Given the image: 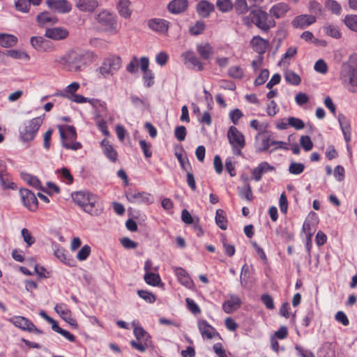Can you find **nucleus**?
<instances>
[{"label": "nucleus", "mask_w": 357, "mask_h": 357, "mask_svg": "<svg viewBox=\"0 0 357 357\" xmlns=\"http://www.w3.org/2000/svg\"><path fill=\"white\" fill-rule=\"evenodd\" d=\"M96 58L97 56L92 51L71 49L61 56H55L54 63L63 70L78 73L93 63Z\"/></svg>", "instance_id": "1"}, {"label": "nucleus", "mask_w": 357, "mask_h": 357, "mask_svg": "<svg viewBox=\"0 0 357 357\" xmlns=\"http://www.w3.org/2000/svg\"><path fill=\"white\" fill-rule=\"evenodd\" d=\"M45 114L24 121L19 128L20 138L24 142L33 141L44 121Z\"/></svg>", "instance_id": "2"}, {"label": "nucleus", "mask_w": 357, "mask_h": 357, "mask_svg": "<svg viewBox=\"0 0 357 357\" xmlns=\"http://www.w3.org/2000/svg\"><path fill=\"white\" fill-rule=\"evenodd\" d=\"M246 19L250 20L252 23L265 33H268L271 28L275 27L276 25L274 19L259 8L251 10Z\"/></svg>", "instance_id": "3"}, {"label": "nucleus", "mask_w": 357, "mask_h": 357, "mask_svg": "<svg viewBox=\"0 0 357 357\" xmlns=\"http://www.w3.org/2000/svg\"><path fill=\"white\" fill-rule=\"evenodd\" d=\"M59 130L60 132L63 147L66 149H70L73 151H77L82 148V146L80 142H73L72 143H68L66 141L67 139H69L72 141H75L76 139L77 132L75 128L73 126H59Z\"/></svg>", "instance_id": "4"}, {"label": "nucleus", "mask_w": 357, "mask_h": 357, "mask_svg": "<svg viewBox=\"0 0 357 357\" xmlns=\"http://www.w3.org/2000/svg\"><path fill=\"white\" fill-rule=\"evenodd\" d=\"M121 66V58L119 56L111 54L104 59L99 67L100 73L105 77L113 75Z\"/></svg>", "instance_id": "5"}, {"label": "nucleus", "mask_w": 357, "mask_h": 357, "mask_svg": "<svg viewBox=\"0 0 357 357\" xmlns=\"http://www.w3.org/2000/svg\"><path fill=\"white\" fill-rule=\"evenodd\" d=\"M341 75L348 80L351 85L357 86V56H351L347 63H343Z\"/></svg>", "instance_id": "6"}, {"label": "nucleus", "mask_w": 357, "mask_h": 357, "mask_svg": "<svg viewBox=\"0 0 357 357\" xmlns=\"http://www.w3.org/2000/svg\"><path fill=\"white\" fill-rule=\"evenodd\" d=\"M96 20L105 27V31L112 33L117 32V20L116 15L112 13L107 10H102L96 15Z\"/></svg>", "instance_id": "7"}, {"label": "nucleus", "mask_w": 357, "mask_h": 357, "mask_svg": "<svg viewBox=\"0 0 357 357\" xmlns=\"http://www.w3.org/2000/svg\"><path fill=\"white\" fill-rule=\"evenodd\" d=\"M126 197L128 201L132 204L150 205L154 202V198L150 193L138 192L132 188H129L126 191Z\"/></svg>", "instance_id": "8"}, {"label": "nucleus", "mask_w": 357, "mask_h": 357, "mask_svg": "<svg viewBox=\"0 0 357 357\" xmlns=\"http://www.w3.org/2000/svg\"><path fill=\"white\" fill-rule=\"evenodd\" d=\"M103 210L104 206L102 202L98 195L93 193L83 208L84 212L93 216L100 215L103 212Z\"/></svg>", "instance_id": "9"}, {"label": "nucleus", "mask_w": 357, "mask_h": 357, "mask_svg": "<svg viewBox=\"0 0 357 357\" xmlns=\"http://www.w3.org/2000/svg\"><path fill=\"white\" fill-rule=\"evenodd\" d=\"M20 195L23 205L30 211H36L38 208L36 195L27 188H21Z\"/></svg>", "instance_id": "10"}, {"label": "nucleus", "mask_w": 357, "mask_h": 357, "mask_svg": "<svg viewBox=\"0 0 357 357\" xmlns=\"http://www.w3.org/2000/svg\"><path fill=\"white\" fill-rule=\"evenodd\" d=\"M31 46L38 52H52L56 50L52 42L42 36H32L30 39Z\"/></svg>", "instance_id": "11"}, {"label": "nucleus", "mask_w": 357, "mask_h": 357, "mask_svg": "<svg viewBox=\"0 0 357 357\" xmlns=\"http://www.w3.org/2000/svg\"><path fill=\"white\" fill-rule=\"evenodd\" d=\"M250 45L252 50L257 52L259 63H262L264 60V54L269 47V41L264 39L260 36H255L250 40Z\"/></svg>", "instance_id": "12"}, {"label": "nucleus", "mask_w": 357, "mask_h": 357, "mask_svg": "<svg viewBox=\"0 0 357 357\" xmlns=\"http://www.w3.org/2000/svg\"><path fill=\"white\" fill-rule=\"evenodd\" d=\"M227 138L231 146L245 147V139L243 134L236 127L231 126L227 131Z\"/></svg>", "instance_id": "13"}, {"label": "nucleus", "mask_w": 357, "mask_h": 357, "mask_svg": "<svg viewBox=\"0 0 357 357\" xmlns=\"http://www.w3.org/2000/svg\"><path fill=\"white\" fill-rule=\"evenodd\" d=\"M198 328L202 335L204 338L212 339L214 337H218L219 339H222L220 334L217 330L208 323L205 319L199 320L198 321Z\"/></svg>", "instance_id": "14"}, {"label": "nucleus", "mask_w": 357, "mask_h": 357, "mask_svg": "<svg viewBox=\"0 0 357 357\" xmlns=\"http://www.w3.org/2000/svg\"><path fill=\"white\" fill-rule=\"evenodd\" d=\"M148 26L152 31L160 33L166 34L169 27V22L160 18H152L148 21Z\"/></svg>", "instance_id": "15"}, {"label": "nucleus", "mask_w": 357, "mask_h": 357, "mask_svg": "<svg viewBox=\"0 0 357 357\" xmlns=\"http://www.w3.org/2000/svg\"><path fill=\"white\" fill-rule=\"evenodd\" d=\"M46 4L59 13H68L72 10V4L68 0H46Z\"/></svg>", "instance_id": "16"}, {"label": "nucleus", "mask_w": 357, "mask_h": 357, "mask_svg": "<svg viewBox=\"0 0 357 357\" xmlns=\"http://www.w3.org/2000/svg\"><path fill=\"white\" fill-rule=\"evenodd\" d=\"M181 57L185 64L190 63L192 69H196L198 71L204 70L203 63L196 56L194 52L188 50L182 53Z\"/></svg>", "instance_id": "17"}, {"label": "nucleus", "mask_w": 357, "mask_h": 357, "mask_svg": "<svg viewBox=\"0 0 357 357\" xmlns=\"http://www.w3.org/2000/svg\"><path fill=\"white\" fill-rule=\"evenodd\" d=\"M54 310L58 313L60 317L68 324H69L73 328H78L77 321L71 317V312L66 308L64 304H56L54 307Z\"/></svg>", "instance_id": "18"}, {"label": "nucleus", "mask_w": 357, "mask_h": 357, "mask_svg": "<svg viewBox=\"0 0 357 357\" xmlns=\"http://www.w3.org/2000/svg\"><path fill=\"white\" fill-rule=\"evenodd\" d=\"M196 12L202 18H208L215 11V5L207 0H201L196 6Z\"/></svg>", "instance_id": "19"}, {"label": "nucleus", "mask_w": 357, "mask_h": 357, "mask_svg": "<svg viewBox=\"0 0 357 357\" xmlns=\"http://www.w3.org/2000/svg\"><path fill=\"white\" fill-rule=\"evenodd\" d=\"M317 18L313 15H300L296 16L291 22L294 28L305 29L314 24Z\"/></svg>", "instance_id": "20"}, {"label": "nucleus", "mask_w": 357, "mask_h": 357, "mask_svg": "<svg viewBox=\"0 0 357 357\" xmlns=\"http://www.w3.org/2000/svg\"><path fill=\"white\" fill-rule=\"evenodd\" d=\"M69 32L66 29L62 27L47 28L45 36L54 40H61L66 38Z\"/></svg>", "instance_id": "21"}, {"label": "nucleus", "mask_w": 357, "mask_h": 357, "mask_svg": "<svg viewBox=\"0 0 357 357\" xmlns=\"http://www.w3.org/2000/svg\"><path fill=\"white\" fill-rule=\"evenodd\" d=\"M98 0H75L76 8L84 13H93L98 7Z\"/></svg>", "instance_id": "22"}, {"label": "nucleus", "mask_w": 357, "mask_h": 357, "mask_svg": "<svg viewBox=\"0 0 357 357\" xmlns=\"http://www.w3.org/2000/svg\"><path fill=\"white\" fill-rule=\"evenodd\" d=\"M241 298L236 295H231L230 298L222 304V309L227 314H231L237 310L241 305Z\"/></svg>", "instance_id": "23"}, {"label": "nucleus", "mask_w": 357, "mask_h": 357, "mask_svg": "<svg viewBox=\"0 0 357 357\" xmlns=\"http://www.w3.org/2000/svg\"><path fill=\"white\" fill-rule=\"evenodd\" d=\"M337 120L344 135V140L347 143H349L351 141V135L350 121L343 114L341 113L338 114Z\"/></svg>", "instance_id": "24"}, {"label": "nucleus", "mask_w": 357, "mask_h": 357, "mask_svg": "<svg viewBox=\"0 0 357 357\" xmlns=\"http://www.w3.org/2000/svg\"><path fill=\"white\" fill-rule=\"evenodd\" d=\"M188 8V0H172L167 5L168 10L172 14L184 13Z\"/></svg>", "instance_id": "25"}, {"label": "nucleus", "mask_w": 357, "mask_h": 357, "mask_svg": "<svg viewBox=\"0 0 357 357\" xmlns=\"http://www.w3.org/2000/svg\"><path fill=\"white\" fill-rule=\"evenodd\" d=\"M273 170H275V167L268 162L264 161L259 163L257 167L252 169V174L256 181H259L264 174Z\"/></svg>", "instance_id": "26"}, {"label": "nucleus", "mask_w": 357, "mask_h": 357, "mask_svg": "<svg viewBox=\"0 0 357 357\" xmlns=\"http://www.w3.org/2000/svg\"><path fill=\"white\" fill-rule=\"evenodd\" d=\"M21 178L33 188L37 190H40L43 192L51 195L49 190H46L45 188L42 186V183L37 176L31 175L28 173L22 172Z\"/></svg>", "instance_id": "27"}, {"label": "nucleus", "mask_w": 357, "mask_h": 357, "mask_svg": "<svg viewBox=\"0 0 357 357\" xmlns=\"http://www.w3.org/2000/svg\"><path fill=\"white\" fill-rule=\"evenodd\" d=\"M91 194L92 193L89 191L80 190L73 192L71 194V197L73 202L83 209Z\"/></svg>", "instance_id": "28"}, {"label": "nucleus", "mask_w": 357, "mask_h": 357, "mask_svg": "<svg viewBox=\"0 0 357 357\" xmlns=\"http://www.w3.org/2000/svg\"><path fill=\"white\" fill-rule=\"evenodd\" d=\"M174 273L178 278V282L183 286L190 288L193 285V281L190 277L188 272L181 267H176Z\"/></svg>", "instance_id": "29"}, {"label": "nucleus", "mask_w": 357, "mask_h": 357, "mask_svg": "<svg viewBox=\"0 0 357 357\" xmlns=\"http://www.w3.org/2000/svg\"><path fill=\"white\" fill-rule=\"evenodd\" d=\"M196 50L204 60H209L214 54L213 47L208 43L197 44Z\"/></svg>", "instance_id": "30"}, {"label": "nucleus", "mask_w": 357, "mask_h": 357, "mask_svg": "<svg viewBox=\"0 0 357 357\" xmlns=\"http://www.w3.org/2000/svg\"><path fill=\"white\" fill-rule=\"evenodd\" d=\"M100 145L102 147V152L104 155L112 162H115L118 158L117 151L113 148L112 145L110 144L109 142L106 139H104L100 142Z\"/></svg>", "instance_id": "31"}, {"label": "nucleus", "mask_w": 357, "mask_h": 357, "mask_svg": "<svg viewBox=\"0 0 357 357\" xmlns=\"http://www.w3.org/2000/svg\"><path fill=\"white\" fill-rule=\"evenodd\" d=\"M9 321L24 331H29L33 324L29 319L22 316H14L9 319Z\"/></svg>", "instance_id": "32"}, {"label": "nucleus", "mask_w": 357, "mask_h": 357, "mask_svg": "<svg viewBox=\"0 0 357 357\" xmlns=\"http://www.w3.org/2000/svg\"><path fill=\"white\" fill-rule=\"evenodd\" d=\"M289 10L290 7L287 3L280 2L273 5L271 8L269 13L275 18L279 19L284 17Z\"/></svg>", "instance_id": "33"}, {"label": "nucleus", "mask_w": 357, "mask_h": 357, "mask_svg": "<svg viewBox=\"0 0 357 357\" xmlns=\"http://www.w3.org/2000/svg\"><path fill=\"white\" fill-rule=\"evenodd\" d=\"M55 257L63 264L73 267L76 265L75 260L69 255L68 252L63 248H58L54 251Z\"/></svg>", "instance_id": "34"}, {"label": "nucleus", "mask_w": 357, "mask_h": 357, "mask_svg": "<svg viewBox=\"0 0 357 357\" xmlns=\"http://www.w3.org/2000/svg\"><path fill=\"white\" fill-rule=\"evenodd\" d=\"M0 185L4 190L17 188V184L13 181L12 176L7 171L0 173Z\"/></svg>", "instance_id": "35"}, {"label": "nucleus", "mask_w": 357, "mask_h": 357, "mask_svg": "<svg viewBox=\"0 0 357 357\" xmlns=\"http://www.w3.org/2000/svg\"><path fill=\"white\" fill-rule=\"evenodd\" d=\"M131 2L130 0H119L117 4V9L119 15L126 19L129 18L132 15V10L130 8Z\"/></svg>", "instance_id": "36"}, {"label": "nucleus", "mask_w": 357, "mask_h": 357, "mask_svg": "<svg viewBox=\"0 0 357 357\" xmlns=\"http://www.w3.org/2000/svg\"><path fill=\"white\" fill-rule=\"evenodd\" d=\"M36 21L39 26H44L47 23L56 24L58 22V19L56 17L51 16L47 11H44L37 15Z\"/></svg>", "instance_id": "37"}, {"label": "nucleus", "mask_w": 357, "mask_h": 357, "mask_svg": "<svg viewBox=\"0 0 357 357\" xmlns=\"http://www.w3.org/2000/svg\"><path fill=\"white\" fill-rule=\"evenodd\" d=\"M79 89V84L74 82L67 86L63 91L56 92L54 94L55 96H62L71 99V97L74 93H75Z\"/></svg>", "instance_id": "38"}, {"label": "nucleus", "mask_w": 357, "mask_h": 357, "mask_svg": "<svg viewBox=\"0 0 357 357\" xmlns=\"http://www.w3.org/2000/svg\"><path fill=\"white\" fill-rule=\"evenodd\" d=\"M17 43V38L12 34L0 33V45L3 47H11Z\"/></svg>", "instance_id": "39"}, {"label": "nucleus", "mask_w": 357, "mask_h": 357, "mask_svg": "<svg viewBox=\"0 0 357 357\" xmlns=\"http://www.w3.org/2000/svg\"><path fill=\"white\" fill-rule=\"evenodd\" d=\"M144 279L146 284L153 287L159 286L160 284H163L161 282V278L158 273L151 272L145 273Z\"/></svg>", "instance_id": "40"}, {"label": "nucleus", "mask_w": 357, "mask_h": 357, "mask_svg": "<svg viewBox=\"0 0 357 357\" xmlns=\"http://www.w3.org/2000/svg\"><path fill=\"white\" fill-rule=\"evenodd\" d=\"M51 324H52V329L54 331L63 335L64 337H66L68 340H69L71 342H75V340H76L75 336L74 335H73L72 333H70V332H68V331L61 328L59 326L58 322L56 320H54L53 321V323H52Z\"/></svg>", "instance_id": "41"}, {"label": "nucleus", "mask_w": 357, "mask_h": 357, "mask_svg": "<svg viewBox=\"0 0 357 357\" xmlns=\"http://www.w3.org/2000/svg\"><path fill=\"white\" fill-rule=\"evenodd\" d=\"M215 220L216 225L222 230L227 228V220L222 209H218L215 213Z\"/></svg>", "instance_id": "42"}, {"label": "nucleus", "mask_w": 357, "mask_h": 357, "mask_svg": "<svg viewBox=\"0 0 357 357\" xmlns=\"http://www.w3.org/2000/svg\"><path fill=\"white\" fill-rule=\"evenodd\" d=\"M343 22L347 28L357 33V15H347Z\"/></svg>", "instance_id": "43"}, {"label": "nucleus", "mask_w": 357, "mask_h": 357, "mask_svg": "<svg viewBox=\"0 0 357 357\" xmlns=\"http://www.w3.org/2000/svg\"><path fill=\"white\" fill-rule=\"evenodd\" d=\"M133 333L138 341H151V335L142 326L135 327Z\"/></svg>", "instance_id": "44"}, {"label": "nucleus", "mask_w": 357, "mask_h": 357, "mask_svg": "<svg viewBox=\"0 0 357 357\" xmlns=\"http://www.w3.org/2000/svg\"><path fill=\"white\" fill-rule=\"evenodd\" d=\"M236 12L238 14H245L248 10L251 11L253 8H250V6L248 7L246 0H236L234 3Z\"/></svg>", "instance_id": "45"}, {"label": "nucleus", "mask_w": 357, "mask_h": 357, "mask_svg": "<svg viewBox=\"0 0 357 357\" xmlns=\"http://www.w3.org/2000/svg\"><path fill=\"white\" fill-rule=\"evenodd\" d=\"M238 195L241 198H244L249 202L252 201L254 199L251 185L248 183H246L245 185L239 190Z\"/></svg>", "instance_id": "46"}, {"label": "nucleus", "mask_w": 357, "mask_h": 357, "mask_svg": "<svg viewBox=\"0 0 357 357\" xmlns=\"http://www.w3.org/2000/svg\"><path fill=\"white\" fill-rule=\"evenodd\" d=\"M285 80L290 84L298 86L301 82L300 76L292 70L287 71L284 74Z\"/></svg>", "instance_id": "47"}, {"label": "nucleus", "mask_w": 357, "mask_h": 357, "mask_svg": "<svg viewBox=\"0 0 357 357\" xmlns=\"http://www.w3.org/2000/svg\"><path fill=\"white\" fill-rule=\"evenodd\" d=\"M216 6L222 13H228L234 8V3L231 0H217Z\"/></svg>", "instance_id": "48"}, {"label": "nucleus", "mask_w": 357, "mask_h": 357, "mask_svg": "<svg viewBox=\"0 0 357 357\" xmlns=\"http://www.w3.org/2000/svg\"><path fill=\"white\" fill-rule=\"evenodd\" d=\"M206 29V24L204 21L199 20L190 27L189 32L192 36H198L202 34Z\"/></svg>", "instance_id": "49"}, {"label": "nucleus", "mask_w": 357, "mask_h": 357, "mask_svg": "<svg viewBox=\"0 0 357 357\" xmlns=\"http://www.w3.org/2000/svg\"><path fill=\"white\" fill-rule=\"evenodd\" d=\"M15 9L23 13H28L30 11L31 6L29 0H14Z\"/></svg>", "instance_id": "50"}, {"label": "nucleus", "mask_w": 357, "mask_h": 357, "mask_svg": "<svg viewBox=\"0 0 357 357\" xmlns=\"http://www.w3.org/2000/svg\"><path fill=\"white\" fill-rule=\"evenodd\" d=\"M56 173L60 174L61 178L66 184L70 185L73 182V176L70 170L67 167H62L61 169H57Z\"/></svg>", "instance_id": "51"}, {"label": "nucleus", "mask_w": 357, "mask_h": 357, "mask_svg": "<svg viewBox=\"0 0 357 357\" xmlns=\"http://www.w3.org/2000/svg\"><path fill=\"white\" fill-rule=\"evenodd\" d=\"M325 6L335 15H340L342 11L341 5L335 0H327Z\"/></svg>", "instance_id": "52"}, {"label": "nucleus", "mask_w": 357, "mask_h": 357, "mask_svg": "<svg viewBox=\"0 0 357 357\" xmlns=\"http://www.w3.org/2000/svg\"><path fill=\"white\" fill-rule=\"evenodd\" d=\"M326 33L334 38L339 39L342 36V33L337 26L329 24L324 27Z\"/></svg>", "instance_id": "53"}, {"label": "nucleus", "mask_w": 357, "mask_h": 357, "mask_svg": "<svg viewBox=\"0 0 357 357\" xmlns=\"http://www.w3.org/2000/svg\"><path fill=\"white\" fill-rule=\"evenodd\" d=\"M228 75L233 79H241L243 77L244 72L240 66H235L229 68Z\"/></svg>", "instance_id": "54"}, {"label": "nucleus", "mask_w": 357, "mask_h": 357, "mask_svg": "<svg viewBox=\"0 0 357 357\" xmlns=\"http://www.w3.org/2000/svg\"><path fill=\"white\" fill-rule=\"evenodd\" d=\"M7 56L16 59H24L26 61H29L30 59V56L26 52L17 50H7Z\"/></svg>", "instance_id": "55"}, {"label": "nucleus", "mask_w": 357, "mask_h": 357, "mask_svg": "<svg viewBox=\"0 0 357 357\" xmlns=\"http://www.w3.org/2000/svg\"><path fill=\"white\" fill-rule=\"evenodd\" d=\"M100 114H97L96 117V125L98 126V130L102 132V133L108 137L109 135V132L108 130V127L107 125V122L102 118H100Z\"/></svg>", "instance_id": "56"}, {"label": "nucleus", "mask_w": 357, "mask_h": 357, "mask_svg": "<svg viewBox=\"0 0 357 357\" xmlns=\"http://www.w3.org/2000/svg\"><path fill=\"white\" fill-rule=\"evenodd\" d=\"M130 345L135 349L140 352H144L146 349L153 346L152 341H142V342H136L135 340L130 341Z\"/></svg>", "instance_id": "57"}, {"label": "nucleus", "mask_w": 357, "mask_h": 357, "mask_svg": "<svg viewBox=\"0 0 357 357\" xmlns=\"http://www.w3.org/2000/svg\"><path fill=\"white\" fill-rule=\"evenodd\" d=\"M138 296L149 303H153L156 301V296L152 292L140 289L137 291Z\"/></svg>", "instance_id": "58"}, {"label": "nucleus", "mask_w": 357, "mask_h": 357, "mask_svg": "<svg viewBox=\"0 0 357 357\" xmlns=\"http://www.w3.org/2000/svg\"><path fill=\"white\" fill-rule=\"evenodd\" d=\"M305 169L304 164L301 162H292L289 167V172L291 174L298 175L303 172Z\"/></svg>", "instance_id": "59"}, {"label": "nucleus", "mask_w": 357, "mask_h": 357, "mask_svg": "<svg viewBox=\"0 0 357 357\" xmlns=\"http://www.w3.org/2000/svg\"><path fill=\"white\" fill-rule=\"evenodd\" d=\"M24 241L26 243V247L31 246L35 242V238L31 235V232L26 228H23L21 231Z\"/></svg>", "instance_id": "60"}, {"label": "nucleus", "mask_w": 357, "mask_h": 357, "mask_svg": "<svg viewBox=\"0 0 357 357\" xmlns=\"http://www.w3.org/2000/svg\"><path fill=\"white\" fill-rule=\"evenodd\" d=\"M91 248L89 245H84L77 254L79 261H85L91 254Z\"/></svg>", "instance_id": "61"}, {"label": "nucleus", "mask_w": 357, "mask_h": 357, "mask_svg": "<svg viewBox=\"0 0 357 357\" xmlns=\"http://www.w3.org/2000/svg\"><path fill=\"white\" fill-rule=\"evenodd\" d=\"M143 77L142 79L144 82V84L146 87H151L154 84V73L152 72V70H149L146 72L143 73Z\"/></svg>", "instance_id": "62"}, {"label": "nucleus", "mask_w": 357, "mask_h": 357, "mask_svg": "<svg viewBox=\"0 0 357 357\" xmlns=\"http://www.w3.org/2000/svg\"><path fill=\"white\" fill-rule=\"evenodd\" d=\"M308 9L311 15H315L321 13V5L316 0H311L309 2Z\"/></svg>", "instance_id": "63"}, {"label": "nucleus", "mask_w": 357, "mask_h": 357, "mask_svg": "<svg viewBox=\"0 0 357 357\" xmlns=\"http://www.w3.org/2000/svg\"><path fill=\"white\" fill-rule=\"evenodd\" d=\"M287 121L288 124L296 130H301L305 127V123L301 119L291 116L287 119Z\"/></svg>", "instance_id": "64"}]
</instances>
